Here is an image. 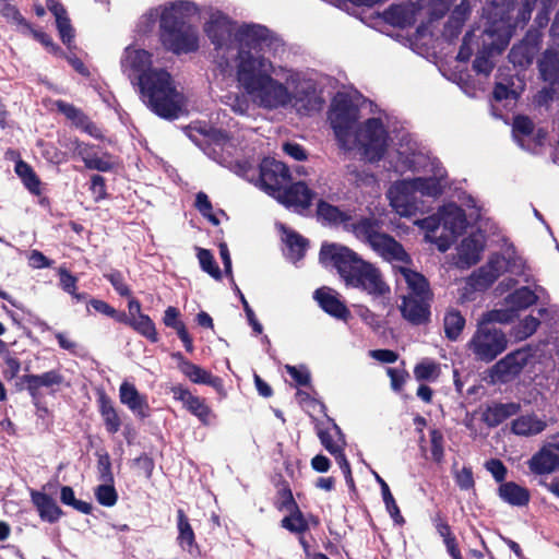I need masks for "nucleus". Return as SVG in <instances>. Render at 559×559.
Here are the masks:
<instances>
[{
    "label": "nucleus",
    "mask_w": 559,
    "mask_h": 559,
    "mask_svg": "<svg viewBox=\"0 0 559 559\" xmlns=\"http://www.w3.org/2000/svg\"><path fill=\"white\" fill-rule=\"evenodd\" d=\"M499 277L490 270L486 269V265L480 266L474 271L469 276V285L476 290L488 289Z\"/></svg>",
    "instance_id": "8fccbe9b"
},
{
    "label": "nucleus",
    "mask_w": 559,
    "mask_h": 559,
    "mask_svg": "<svg viewBox=\"0 0 559 559\" xmlns=\"http://www.w3.org/2000/svg\"><path fill=\"white\" fill-rule=\"evenodd\" d=\"M314 195V191L304 181H297L289 186L285 185L274 198L286 207H294L296 212L302 213L311 206Z\"/></svg>",
    "instance_id": "a211bd4d"
},
{
    "label": "nucleus",
    "mask_w": 559,
    "mask_h": 559,
    "mask_svg": "<svg viewBox=\"0 0 559 559\" xmlns=\"http://www.w3.org/2000/svg\"><path fill=\"white\" fill-rule=\"evenodd\" d=\"M537 70L545 84L559 85V46L548 47L540 53Z\"/></svg>",
    "instance_id": "b1692460"
},
{
    "label": "nucleus",
    "mask_w": 559,
    "mask_h": 559,
    "mask_svg": "<svg viewBox=\"0 0 559 559\" xmlns=\"http://www.w3.org/2000/svg\"><path fill=\"white\" fill-rule=\"evenodd\" d=\"M64 382V377L59 369H52L40 374H24L20 378L19 384H24L28 392L33 405L36 407L38 416L44 418L49 409L43 403L44 394L41 388H46L49 394H56Z\"/></svg>",
    "instance_id": "1a4fd4ad"
},
{
    "label": "nucleus",
    "mask_w": 559,
    "mask_h": 559,
    "mask_svg": "<svg viewBox=\"0 0 559 559\" xmlns=\"http://www.w3.org/2000/svg\"><path fill=\"white\" fill-rule=\"evenodd\" d=\"M532 357L530 347L518 348L492 366V374L501 382H508L521 374Z\"/></svg>",
    "instance_id": "2eb2a0df"
},
{
    "label": "nucleus",
    "mask_w": 559,
    "mask_h": 559,
    "mask_svg": "<svg viewBox=\"0 0 559 559\" xmlns=\"http://www.w3.org/2000/svg\"><path fill=\"white\" fill-rule=\"evenodd\" d=\"M0 14L10 23L15 24L23 31L31 29V23L21 14L20 10L10 3H5L0 10Z\"/></svg>",
    "instance_id": "bf43d9fd"
},
{
    "label": "nucleus",
    "mask_w": 559,
    "mask_h": 559,
    "mask_svg": "<svg viewBox=\"0 0 559 559\" xmlns=\"http://www.w3.org/2000/svg\"><path fill=\"white\" fill-rule=\"evenodd\" d=\"M289 512L290 513L288 515L281 520V527L296 535H304L309 531V522L299 507H296V509Z\"/></svg>",
    "instance_id": "a19ab883"
},
{
    "label": "nucleus",
    "mask_w": 559,
    "mask_h": 559,
    "mask_svg": "<svg viewBox=\"0 0 559 559\" xmlns=\"http://www.w3.org/2000/svg\"><path fill=\"white\" fill-rule=\"evenodd\" d=\"M400 272L409 289V295L406 297L433 300V293L430 288V284L421 273L405 266L400 267Z\"/></svg>",
    "instance_id": "c756f323"
},
{
    "label": "nucleus",
    "mask_w": 559,
    "mask_h": 559,
    "mask_svg": "<svg viewBox=\"0 0 559 559\" xmlns=\"http://www.w3.org/2000/svg\"><path fill=\"white\" fill-rule=\"evenodd\" d=\"M292 102H294V107L300 114L319 111L324 104L323 98L317 94L313 85L297 87L295 94H292Z\"/></svg>",
    "instance_id": "cd10ccee"
},
{
    "label": "nucleus",
    "mask_w": 559,
    "mask_h": 559,
    "mask_svg": "<svg viewBox=\"0 0 559 559\" xmlns=\"http://www.w3.org/2000/svg\"><path fill=\"white\" fill-rule=\"evenodd\" d=\"M442 226L453 238L461 236L467 228L465 211L455 203L444 205L440 211Z\"/></svg>",
    "instance_id": "bb28decb"
},
{
    "label": "nucleus",
    "mask_w": 559,
    "mask_h": 559,
    "mask_svg": "<svg viewBox=\"0 0 559 559\" xmlns=\"http://www.w3.org/2000/svg\"><path fill=\"white\" fill-rule=\"evenodd\" d=\"M439 373V365L431 359H424L414 367V376L418 381H433Z\"/></svg>",
    "instance_id": "864d4df0"
},
{
    "label": "nucleus",
    "mask_w": 559,
    "mask_h": 559,
    "mask_svg": "<svg viewBox=\"0 0 559 559\" xmlns=\"http://www.w3.org/2000/svg\"><path fill=\"white\" fill-rule=\"evenodd\" d=\"M15 174L20 177L25 188L34 195L41 193L40 179L33 167L23 159H19L14 166Z\"/></svg>",
    "instance_id": "4c0bfd02"
},
{
    "label": "nucleus",
    "mask_w": 559,
    "mask_h": 559,
    "mask_svg": "<svg viewBox=\"0 0 559 559\" xmlns=\"http://www.w3.org/2000/svg\"><path fill=\"white\" fill-rule=\"evenodd\" d=\"M119 401L139 419L144 420L151 416L152 408L147 396L136 389L135 384L123 381L119 386Z\"/></svg>",
    "instance_id": "6ab92c4d"
},
{
    "label": "nucleus",
    "mask_w": 559,
    "mask_h": 559,
    "mask_svg": "<svg viewBox=\"0 0 559 559\" xmlns=\"http://www.w3.org/2000/svg\"><path fill=\"white\" fill-rule=\"evenodd\" d=\"M163 323L166 328L176 331L187 353L194 352L193 338L189 334L186 323L181 320L180 310L177 307L168 306L164 311Z\"/></svg>",
    "instance_id": "c85d7f7f"
},
{
    "label": "nucleus",
    "mask_w": 559,
    "mask_h": 559,
    "mask_svg": "<svg viewBox=\"0 0 559 559\" xmlns=\"http://www.w3.org/2000/svg\"><path fill=\"white\" fill-rule=\"evenodd\" d=\"M382 221L371 216H361L356 222H350L347 231L358 240L368 243L374 251L388 261H399L409 264L412 259L393 236L382 233Z\"/></svg>",
    "instance_id": "39448f33"
},
{
    "label": "nucleus",
    "mask_w": 559,
    "mask_h": 559,
    "mask_svg": "<svg viewBox=\"0 0 559 559\" xmlns=\"http://www.w3.org/2000/svg\"><path fill=\"white\" fill-rule=\"evenodd\" d=\"M465 325L466 319L459 309L449 307L445 310L443 316V330L447 340L456 342L461 337Z\"/></svg>",
    "instance_id": "c9c22d12"
},
{
    "label": "nucleus",
    "mask_w": 559,
    "mask_h": 559,
    "mask_svg": "<svg viewBox=\"0 0 559 559\" xmlns=\"http://www.w3.org/2000/svg\"><path fill=\"white\" fill-rule=\"evenodd\" d=\"M31 501L35 507L41 521L47 523H56L63 516L64 512L57 504L56 500L44 491L31 489Z\"/></svg>",
    "instance_id": "393cba45"
},
{
    "label": "nucleus",
    "mask_w": 559,
    "mask_h": 559,
    "mask_svg": "<svg viewBox=\"0 0 559 559\" xmlns=\"http://www.w3.org/2000/svg\"><path fill=\"white\" fill-rule=\"evenodd\" d=\"M538 0H521L514 15L516 0H486L483 7L485 34L491 38L489 48L504 49L518 27H524L531 20Z\"/></svg>",
    "instance_id": "7ed1b4c3"
},
{
    "label": "nucleus",
    "mask_w": 559,
    "mask_h": 559,
    "mask_svg": "<svg viewBox=\"0 0 559 559\" xmlns=\"http://www.w3.org/2000/svg\"><path fill=\"white\" fill-rule=\"evenodd\" d=\"M359 254L353 249L335 242L322 243L319 252V261L324 267H333L340 277L344 281L345 275L349 272L354 264L357 263Z\"/></svg>",
    "instance_id": "9b49d317"
},
{
    "label": "nucleus",
    "mask_w": 559,
    "mask_h": 559,
    "mask_svg": "<svg viewBox=\"0 0 559 559\" xmlns=\"http://www.w3.org/2000/svg\"><path fill=\"white\" fill-rule=\"evenodd\" d=\"M289 180V169L283 162L264 157L259 164L258 182L267 194L274 197Z\"/></svg>",
    "instance_id": "4468645a"
},
{
    "label": "nucleus",
    "mask_w": 559,
    "mask_h": 559,
    "mask_svg": "<svg viewBox=\"0 0 559 559\" xmlns=\"http://www.w3.org/2000/svg\"><path fill=\"white\" fill-rule=\"evenodd\" d=\"M60 501L62 504L72 507L83 514L88 515L93 512L92 503L76 499L74 490L70 486H62L60 488Z\"/></svg>",
    "instance_id": "49530a36"
},
{
    "label": "nucleus",
    "mask_w": 559,
    "mask_h": 559,
    "mask_svg": "<svg viewBox=\"0 0 559 559\" xmlns=\"http://www.w3.org/2000/svg\"><path fill=\"white\" fill-rule=\"evenodd\" d=\"M198 13V5L186 0L170 2L164 8L159 19V39L166 50L179 56L199 49L198 29L191 23V17Z\"/></svg>",
    "instance_id": "f03ea898"
},
{
    "label": "nucleus",
    "mask_w": 559,
    "mask_h": 559,
    "mask_svg": "<svg viewBox=\"0 0 559 559\" xmlns=\"http://www.w3.org/2000/svg\"><path fill=\"white\" fill-rule=\"evenodd\" d=\"M484 242L476 235L465 237L459 248V260L462 264L469 267L477 264L481 259Z\"/></svg>",
    "instance_id": "f704fd0d"
},
{
    "label": "nucleus",
    "mask_w": 559,
    "mask_h": 559,
    "mask_svg": "<svg viewBox=\"0 0 559 559\" xmlns=\"http://www.w3.org/2000/svg\"><path fill=\"white\" fill-rule=\"evenodd\" d=\"M364 154L370 162H379L386 152L388 131L380 118H369L361 129Z\"/></svg>",
    "instance_id": "f8f14e48"
},
{
    "label": "nucleus",
    "mask_w": 559,
    "mask_h": 559,
    "mask_svg": "<svg viewBox=\"0 0 559 559\" xmlns=\"http://www.w3.org/2000/svg\"><path fill=\"white\" fill-rule=\"evenodd\" d=\"M97 411L108 435H116L122 426V419L112 399L104 391L97 393Z\"/></svg>",
    "instance_id": "5701e85b"
},
{
    "label": "nucleus",
    "mask_w": 559,
    "mask_h": 559,
    "mask_svg": "<svg viewBox=\"0 0 559 559\" xmlns=\"http://www.w3.org/2000/svg\"><path fill=\"white\" fill-rule=\"evenodd\" d=\"M35 40L40 43L51 55L55 57H66V52L57 45L51 36L43 31L36 29L31 25V29H27Z\"/></svg>",
    "instance_id": "4d7b16f0"
},
{
    "label": "nucleus",
    "mask_w": 559,
    "mask_h": 559,
    "mask_svg": "<svg viewBox=\"0 0 559 559\" xmlns=\"http://www.w3.org/2000/svg\"><path fill=\"white\" fill-rule=\"evenodd\" d=\"M417 190L429 197H438L442 193L440 181L436 178H417L414 181Z\"/></svg>",
    "instance_id": "0e129e2a"
},
{
    "label": "nucleus",
    "mask_w": 559,
    "mask_h": 559,
    "mask_svg": "<svg viewBox=\"0 0 559 559\" xmlns=\"http://www.w3.org/2000/svg\"><path fill=\"white\" fill-rule=\"evenodd\" d=\"M498 496L503 502L518 508L526 507L531 501L530 490L515 481L500 484Z\"/></svg>",
    "instance_id": "72a5a7b5"
},
{
    "label": "nucleus",
    "mask_w": 559,
    "mask_h": 559,
    "mask_svg": "<svg viewBox=\"0 0 559 559\" xmlns=\"http://www.w3.org/2000/svg\"><path fill=\"white\" fill-rule=\"evenodd\" d=\"M197 257L202 271L210 274L214 280H222V271L217 265L213 253L209 249L197 248Z\"/></svg>",
    "instance_id": "3c124183"
},
{
    "label": "nucleus",
    "mask_w": 559,
    "mask_h": 559,
    "mask_svg": "<svg viewBox=\"0 0 559 559\" xmlns=\"http://www.w3.org/2000/svg\"><path fill=\"white\" fill-rule=\"evenodd\" d=\"M181 373L192 383L204 384L211 372L190 361Z\"/></svg>",
    "instance_id": "338daca9"
},
{
    "label": "nucleus",
    "mask_w": 559,
    "mask_h": 559,
    "mask_svg": "<svg viewBox=\"0 0 559 559\" xmlns=\"http://www.w3.org/2000/svg\"><path fill=\"white\" fill-rule=\"evenodd\" d=\"M521 411L520 403H495L481 414V420L490 428L497 427Z\"/></svg>",
    "instance_id": "7c9ffc66"
},
{
    "label": "nucleus",
    "mask_w": 559,
    "mask_h": 559,
    "mask_svg": "<svg viewBox=\"0 0 559 559\" xmlns=\"http://www.w3.org/2000/svg\"><path fill=\"white\" fill-rule=\"evenodd\" d=\"M535 124L533 120L524 115H518L513 118L512 133L514 139L523 146V141L534 134Z\"/></svg>",
    "instance_id": "a18cd8bd"
},
{
    "label": "nucleus",
    "mask_w": 559,
    "mask_h": 559,
    "mask_svg": "<svg viewBox=\"0 0 559 559\" xmlns=\"http://www.w3.org/2000/svg\"><path fill=\"white\" fill-rule=\"evenodd\" d=\"M317 215L320 219L331 226H342L347 231V227L353 221L350 211H343L338 206L333 205L324 200H320L317 204Z\"/></svg>",
    "instance_id": "2f4dec72"
},
{
    "label": "nucleus",
    "mask_w": 559,
    "mask_h": 559,
    "mask_svg": "<svg viewBox=\"0 0 559 559\" xmlns=\"http://www.w3.org/2000/svg\"><path fill=\"white\" fill-rule=\"evenodd\" d=\"M104 277L112 285L115 290L121 297H131L132 292L129 285L124 282L123 275L118 270H112L109 273L104 274Z\"/></svg>",
    "instance_id": "e2e57ef3"
},
{
    "label": "nucleus",
    "mask_w": 559,
    "mask_h": 559,
    "mask_svg": "<svg viewBox=\"0 0 559 559\" xmlns=\"http://www.w3.org/2000/svg\"><path fill=\"white\" fill-rule=\"evenodd\" d=\"M542 33L537 29H530L520 43L513 45L508 58L509 61L521 69L528 68L540 49Z\"/></svg>",
    "instance_id": "f3484780"
},
{
    "label": "nucleus",
    "mask_w": 559,
    "mask_h": 559,
    "mask_svg": "<svg viewBox=\"0 0 559 559\" xmlns=\"http://www.w3.org/2000/svg\"><path fill=\"white\" fill-rule=\"evenodd\" d=\"M56 26L60 36L61 41L67 46L69 50H72V48H75L74 37H75V29L73 28L71 24V20L69 16L62 17L58 21H56Z\"/></svg>",
    "instance_id": "052dcab7"
},
{
    "label": "nucleus",
    "mask_w": 559,
    "mask_h": 559,
    "mask_svg": "<svg viewBox=\"0 0 559 559\" xmlns=\"http://www.w3.org/2000/svg\"><path fill=\"white\" fill-rule=\"evenodd\" d=\"M454 480L461 490H471L475 487V479L471 466H463L461 471L454 473Z\"/></svg>",
    "instance_id": "774afa93"
},
{
    "label": "nucleus",
    "mask_w": 559,
    "mask_h": 559,
    "mask_svg": "<svg viewBox=\"0 0 559 559\" xmlns=\"http://www.w3.org/2000/svg\"><path fill=\"white\" fill-rule=\"evenodd\" d=\"M131 328L140 335L147 338L151 343L158 342V333L154 321L147 314L133 317Z\"/></svg>",
    "instance_id": "c03bdc74"
},
{
    "label": "nucleus",
    "mask_w": 559,
    "mask_h": 559,
    "mask_svg": "<svg viewBox=\"0 0 559 559\" xmlns=\"http://www.w3.org/2000/svg\"><path fill=\"white\" fill-rule=\"evenodd\" d=\"M430 452L431 457L436 463H441L444 457V438L442 432L439 429H431L430 430Z\"/></svg>",
    "instance_id": "680f3d73"
},
{
    "label": "nucleus",
    "mask_w": 559,
    "mask_h": 559,
    "mask_svg": "<svg viewBox=\"0 0 559 559\" xmlns=\"http://www.w3.org/2000/svg\"><path fill=\"white\" fill-rule=\"evenodd\" d=\"M359 109L347 94L338 93L332 102L329 120L338 146L349 150Z\"/></svg>",
    "instance_id": "0eeeda50"
},
{
    "label": "nucleus",
    "mask_w": 559,
    "mask_h": 559,
    "mask_svg": "<svg viewBox=\"0 0 559 559\" xmlns=\"http://www.w3.org/2000/svg\"><path fill=\"white\" fill-rule=\"evenodd\" d=\"M127 60L131 70L135 73L136 80L138 75H142L146 73V71L157 70L156 68H152V53L144 49L128 51Z\"/></svg>",
    "instance_id": "ea45409f"
},
{
    "label": "nucleus",
    "mask_w": 559,
    "mask_h": 559,
    "mask_svg": "<svg viewBox=\"0 0 559 559\" xmlns=\"http://www.w3.org/2000/svg\"><path fill=\"white\" fill-rule=\"evenodd\" d=\"M95 498L100 506L110 508L117 503L118 493L114 483H103L98 485L95 490Z\"/></svg>",
    "instance_id": "5fc2aeb1"
},
{
    "label": "nucleus",
    "mask_w": 559,
    "mask_h": 559,
    "mask_svg": "<svg viewBox=\"0 0 559 559\" xmlns=\"http://www.w3.org/2000/svg\"><path fill=\"white\" fill-rule=\"evenodd\" d=\"M431 301L432 300L403 296L402 304L399 308L403 319L412 325H425L430 322Z\"/></svg>",
    "instance_id": "aec40b11"
},
{
    "label": "nucleus",
    "mask_w": 559,
    "mask_h": 559,
    "mask_svg": "<svg viewBox=\"0 0 559 559\" xmlns=\"http://www.w3.org/2000/svg\"><path fill=\"white\" fill-rule=\"evenodd\" d=\"M538 300V296L527 286L516 288L507 297V301L516 310L527 309L535 305Z\"/></svg>",
    "instance_id": "79ce46f5"
},
{
    "label": "nucleus",
    "mask_w": 559,
    "mask_h": 559,
    "mask_svg": "<svg viewBox=\"0 0 559 559\" xmlns=\"http://www.w3.org/2000/svg\"><path fill=\"white\" fill-rule=\"evenodd\" d=\"M235 41H237L239 49L237 51L238 62L241 61V55L260 52L265 46L272 43L271 31L260 24H242L237 27L235 33Z\"/></svg>",
    "instance_id": "ddd939ff"
},
{
    "label": "nucleus",
    "mask_w": 559,
    "mask_h": 559,
    "mask_svg": "<svg viewBox=\"0 0 559 559\" xmlns=\"http://www.w3.org/2000/svg\"><path fill=\"white\" fill-rule=\"evenodd\" d=\"M317 436L323 448L333 456L342 453V444L336 443L334 436L329 427H324L323 423L316 425Z\"/></svg>",
    "instance_id": "603ef678"
},
{
    "label": "nucleus",
    "mask_w": 559,
    "mask_h": 559,
    "mask_svg": "<svg viewBox=\"0 0 559 559\" xmlns=\"http://www.w3.org/2000/svg\"><path fill=\"white\" fill-rule=\"evenodd\" d=\"M559 99V85L546 84L534 96V104L548 108L550 104Z\"/></svg>",
    "instance_id": "13d9d810"
},
{
    "label": "nucleus",
    "mask_w": 559,
    "mask_h": 559,
    "mask_svg": "<svg viewBox=\"0 0 559 559\" xmlns=\"http://www.w3.org/2000/svg\"><path fill=\"white\" fill-rule=\"evenodd\" d=\"M376 480L380 485L382 499L385 504V509L393 519V521L397 524H403L405 522L403 515L401 514L400 508L390 490L386 481L377 473H374Z\"/></svg>",
    "instance_id": "37998d69"
},
{
    "label": "nucleus",
    "mask_w": 559,
    "mask_h": 559,
    "mask_svg": "<svg viewBox=\"0 0 559 559\" xmlns=\"http://www.w3.org/2000/svg\"><path fill=\"white\" fill-rule=\"evenodd\" d=\"M236 31V23L224 14L212 16L204 25V33L214 46L217 55L222 52L223 61L221 64H228V56L226 55L233 48Z\"/></svg>",
    "instance_id": "9d476101"
},
{
    "label": "nucleus",
    "mask_w": 559,
    "mask_h": 559,
    "mask_svg": "<svg viewBox=\"0 0 559 559\" xmlns=\"http://www.w3.org/2000/svg\"><path fill=\"white\" fill-rule=\"evenodd\" d=\"M286 243L289 249V255L295 261L301 260L309 247L308 239L297 231H289L287 234Z\"/></svg>",
    "instance_id": "09e8293b"
},
{
    "label": "nucleus",
    "mask_w": 559,
    "mask_h": 559,
    "mask_svg": "<svg viewBox=\"0 0 559 559\" xmlns=\"http://www.w3.org/2000/svg\"><path fill=\"white\" fill-rule=\"evenodd\" d=\"M272 63L263 56L241 55L237 63L236 78L239 86L261 108L273 110L292 103L288 87L274 79Z\"/></svg>",
    "instance_id": "f257e3e1"
},
{
    "label": "nucleus",
    "mask_w": 559,
    "mask_h": 559,
    "mask_svg": "<svg viewBox=\"0 0 559 559\" xmlns=\"http://www.w3.org/2000/svg\"><path fill=\"white\" fill-rule=\"evenodd\" d=\"M136 85L141 100L156 116L166 120H175L181 116L185 96L177 90L167 70L146 71L138 75Z\"/></svg>",
    "instance_id": "20e7f679"
},
{
    "label": "nucleus",
    "mask_w": 559,
    "mask_h": 559,
    "mask_svg": "<svg viewBox=\"0 0 559 559\" xmlns=\"http://www.w3.org/2000/svg\"><path fill=\"white\" fill-rule=\"evenodd\" d=\"M388 198L390 205L400 216L411 217L417 211L415 197L405 182L391 187L388 191Z\"/></svg>",
    "instance_id": "412c9836"
},
{
    "label": "nucleus",
    "mask_w": 559,
    "mask_h": 559,
    "mask_svg": "<svg viewBox=\"0 0 559 559\" xmlns=\"http://www.w3.org/2000/svg\"><path fill=\"white\" fill-rule=\"evenodd\" d=\"M321 309L336 319H347L349 310L336 295L332 294L330 288H318L313 295Z\"/></svg>",
    "instance_id": "473e14b6"
},
{
    "label": "nucleus",
    "mask_w": 559,
    "mask_h": 559,
    "mask_svg": "<svg viewBox=\"0 0 559 559\" xmlns=\"http://www.w3.org/2000/svg\"><path fill=\"white\" fill-rule=\"evenodd\" d=\"M533 474L545 475L559 468V444H548L536 452L528 461Z\"/></svg>",
    "instance_id": "4be33fe9"
},
{
    "label": "nucleus",
    "mask_w": 559,
    "mask_h": 559,
    "mask_svg": "<svg viewBox=\"0 0 559 559\" xmlns=\"http://www.w3.org/2000/svg\"><path fill=\"white\" fill-rule=\"evenodd\" d=\"M58 112L62 114L68 120H70L76 128H81L86 121L88 116L73 104L58 99L55 103Z\"/></svg>",
    "instance_id": "de8ad7c7"
},
{
    "label": "nucleus",
    "mask_w": 559,
    "mask_h": 559,
    "mask_svg": "<svg viewBox=\"0 0 559 559\" xmlns=\"http://www.w3.org/2000/svg\"><path fill=\"white\" fill-rule=\"evenodd\" d=\"M97 473L98 478L103 483H114V474L111 471V461L107 452L97 453Z\"/></svg>",
    "instance_id": "69168bd1"
},
{
    "label": "nucleus",
    "mask_w": 559,
    "mask_h": 559,
    "mask_svg": "<svg viewBox=\"0 0 559 559\" xmlns=\"http://www.w3.org/2000/svg\"><path fill=\"white\" fill-rule=\"evenodd\" d=\"M344 283L346 286L361 289L374 297H382L390 293V287L383 281L380 270L360 255L349 275L344 276Z\"/></svg>",
    "instance_id": "6e6552de"
},
{
    "label": "nucleus",
    "mask_w": 559,
    "mask_h": 559,
    "mask_svg": "<svg viewBox=\"0 0 559 559\" xmlns=\"http://www.w3.org/2000/svg\"><path fill=\"white\" fill-rule=\"evenodd\" d=\"M177 531L178 535L176 542L181 550L191 556L200 554V547L197 543L195 533L190 523V519L183 509L177 510Z\"/></svg>",
    "instance_id": "a878e982"
},
{
    "label": "nucleus",
    "mask_w": 559,
    "mask_h": 559,
    "mask_svg": "<svg viewBox=\"0 0 559 559\" xmlns=\"http://www.w3.org/2000/svg\"><path fill=\"white\" fill-rule=\"evenodd\" d=\"M546 423L535 415L520 416L511 424V430L519 436H533L542 432Z\"/></svg>",
    "instance_id": "e433bc0d"
},
{
    "label": "nucleus",
    "mask_w": 559,
    "mask_h": 559,
    "mask_svg": "<svg viewBox=\"0 0 559 559\" xmlns=\"http://www.w3.org/2000/svg\"><path fill=\"white\" fill-rule=\"evenodd\" d=\"M170 392L174 399L181 402L183 407L195 416L203 426H210L212 424L215 414L206 404L204 397L193 395L190 390L182 384L173 385Z\"/></svg>",
    "instance_id": "dca6fc26"
},
{
    "label": "nucleus",
    "mask_w": 559,
    "mask_h": 559,
    "mask_svg": "<svg viewBox=\"0 0 559 559\" xmlns=\"http://www.w3.org/2000/svg\"><path fill=\"white\" fill-rule=\"evenodd\" d=\"M194 206L212 225H219V219L213 214V205L206 193L203 191L197 193Z\"/></svg>",
    "instance_id": "6e6d98bb"
},
{
    "label": "nucleus",
    "mask_w": 559,
    "mask_h": 559,
    "mask_svg": "<svg viewBox=\"0 0 559 559\" xmlns=\"http://www.w3.org/2000/svg\"><path fill=\"white\" fill-rule=\"evenodd\" d=\"M382 16L386 23L395 27H405L413 21V13L403 4H391Z\"/></svg>",
    "instance_id": "58836bf2"
},
{
    "label": "nucleus",
    "mask_w": 559,
    "mask_h": 559,
    "mask_svg": "<svg viewBox=\"0 0 559 559\" xmlns=\"http://www.w3.org/2000/svg\"><path fill=\"white\" fill-rule=\"evenodd\" d=\"M508 343L507 334L501 329L489 326L486 322H477L466 348L475 360L491 362L507 349Z\"/></svg>",
    "instance_id": "423d86ee"
}]
</instances>
